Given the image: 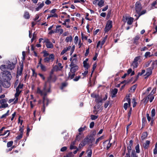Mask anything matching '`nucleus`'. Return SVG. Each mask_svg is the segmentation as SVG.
Here are the masks:
<instances>
[{"mask_svg": "<svg viewBox=\"0 0 157 157\" xmlns=\"http://www.w3.org/2000/svg\"><path fill=\"white\" fill-rule=\"evenodd\" d=\"M57 11V10L56 9H54L52 10H51L50 12L51 14L48 15L47 17V19H48L50 17H58V15L56 13Z\"/></svg>", "mask_w": 157, "mask_h": 157, "instance_id": "obj_6", "label": "nucleus"}, {"mask_svg": "<svg viewBox=\"0 0 157 157\" xmlns=\"http://www.w3.org/2000/svg\"><path fill=\"white\" fill-rule=\"evenodd\" d=\"M107 38V36H106L104 37L103 38V40L101 41H99L97 44V48L100 47V48H102V45L104 44Z\"/></svg>", "mask_w": 157, "mask_h": 157, "instance_id": "obj_8", "label": "nucleus"}, {"mask_svg": "<svg viewBox=\"0 0 157 157\" xmlns=\"http://www.w3.org/2000/svg\"><path fill=\"white\" fill-rule=\"evenodd\" d=\"M43 53L44 54V57L47 56L49 55V54L46 51H44L43 52Z\"/></svg>", "mask_w": 157, "mask_h": 157, "instance_id": "obj_55", "label": "nucleus"}, {"mask_svg": "<svg viewBox=\"0 0 157 157\" xmlns=\"http://www.w3.org/2000/svg\"><path fill=\"white\" fill-rule=\"evenodd\" d=\"M133 19L130 17H128L127 16H123V21L126 22L127 21V23L128 25H131L133 21Z\"/></svg>", "mask_w": 157, "mask_h": 157, "instance_id": "obj_3", "label": "nucleus"}, {"mask_svg": "<svg viewBox=\"0 0 157 157\" xmlns=\"http://www.w3.org/2000/svg\"><path fill=\"white\" fill-rule=\"evenodd\" d=\"M147 136V133L146 132L143 133L142 135L141 138L142 140H144L145 139Z\"/></svg>", "mask_w": 157, "mask_h": 157, "instance_id": "obj_26", "label": "nucleus"}, {"mask_svg": "<svg viewBox=\"0 0 157 157\" xmlns=\"http://www.w3.org/2000/svg\"><path fill=\"white\" fill-rule=\"evenodd\" d=\"M86 128V127L85 126H84L83 127H81V128H80L78 129V130L79 132H82V131H84Z\"/></svg>", "mask_w": 157, "mask_h": 157, "instance_id": "obj_46", "label": "nucleus"}, {"mask_svg": "<svg viewBox=\"0 0 157 157\" xmlns=\"http://www.w3.org/2000/svg\"><path fill=\"white\" fill-rule=\"evenodd\" d=\"M89 141V138L86 137L85 138L81 143L79 144V147H81L87 144Z\"/></svg>", "mask_w": 157, "mask_h": 157, "instance_id": "obj_13", "label": "nucleus"}, {"mask_svg": "<svg viewBox=\"0 0 157 157\" xmlns=\"http://www.w3.org/2000/svg\"><path fill=\"white\" fill-rule=\"evenodd\" d=\"M39 67H40V69L42 71H46V67L43 64H41L40 65Z\"/></svg>", "mask_w": 157, "mask_h": 157, "instance_id": "obj_29", "label": "nucleus"}, {"mask_svg": "<svg viewBox=\"0 0 157 157\" xmlns=\"http://www.w3.org/2000/svg\"><path fill=\"white\" fill-rule=\"evenodd\" d=\"M131 96V94H129L125 98V101L127 102H128V103L129 105H130V97Z\"/></svg>", "mask_w": 157, "mask_h": 157, "instance_id": "obj_19", "label": "nucleus"}, {"mask_svg": "<svg viewBox=\"0 0 157 157\" xmlns=\"http://www.w3.org/2000/svg\"><path fill=\"white\" fill-rule=\"evenodd\" d=\"M71 48V46H68L67 48H64L61 53V54L62 55H63L66 53L67 51L69 50Z\"/></svg>", "mask_w": 157, "mask_h": 157, "instance_id": "obj_21", "label": "nucleus"}, {"mask_svg": "<svg viewBox=\"0 0 157 157\" xmlns=\"http://www.w3.org/2000/svg\"><path fill=\"white\" fill-rule=\"evenodd\" d=\"M6 67L5 65H2L0 67V69L2 71L0 76L1 79L4 82L3 86L5 88H8L10 86L9 81L11 80L12 76L11 73L6 70Z\"/></svg>", "mask_w": 157, "mask_h": 157, "instance_id": "obj_1", "label": "nucleus"}, {"mask_svg": "<svg viewBox=\"0 0 157 157\" xmlns=\"http://www.w3.org/2000/svg\"><path fill=\"white\" fill-rule=\"evenodd\" d=\"M138 65V63L136 62H134L133 61V63L132 64V66L134 68H136L137 67Z\"/></svg>", "mask_w": 157, "mask_h": 157, "instance_id": "obj_39", "label": "nucleus"}, {"mask_svg": "<svg viewBox=\"0 0 157 157\" xmlns=\"http://www.w3.org/2000/svg\"><path fill=\"white\" fill-rule=\"evenodd\" d=\"M118 90L117 89L115 88L111 91V97L114 98Z\"/></svg>", "mask_w": 157, "mask_h": 157, "instance_id": "obj_16", "label": "nucleus"}, {"mask_svg": "<svg viewBox=\"0 0 157 157\" xmlns=\"http://www.w3.org/2000/svg\"><path fill=\"white\" fill-rule=\"evenodd\" d=\"M155 115V109H153L151 111V115L152 117H154Z\"/></svg>", "mask_w": 157, "mask_h": 157, "instance_id": "obj_51", "label": "nucleus"}, {"mask_svg": "<svg viewBox=\"0 0 157 157\" xmlns=\"http://www.w3.org/2000/svg\"><path fill=\"white\" fill-rule=\"evenodd\" d=\"M47 82H45L43 89L41 91L40 89L38 88L37 89V93L40 94L42 96H46L47 93L50 92V87L47 86ZM43 106L44 107L45 105H48V100L47 98L44 96L43 98Z\"/></svg>", "mask_w": 157, "mask_h": 157, "instance_id": "obj_2", "label": "nucleus"}, {"mask_svg": "<svg viewBox=\"0 0 157 157\" xmlns=\"http://www.w3.org/2000/svg\"><path fill=\"white\" fill-rule=\"evenodd\" d=\"M67 85V83H66V82L63 83L62 84V86L61 87V89H63L64 87H66Z\"/></svg>", "mask_w": 157, "mask_h": 157, "instance_id": "obj_53", "label": "nucleus"}, {"mask_svg": "<svg viewBox=\"0 0 157 157\" xmlns=\"http://www.w3.org/2000/svg\"><path fill=\"white\" fill-rule=\"evenodd\" d=\"M54 59V56L53 54L50 55L49 57H46L44 59V62L47 63L50 61H52Z\"/></svg>", "mask_w": 157, "mask_h": 157, "instance_id": "obj_12", "label": "nucleus"}, {"mask_svg": "<svg viewBox=\"0 0 157 157\" xmlns=\"http://www.w3.org/2000/svg\"><path fill=\"white\" fill-rule=\"evenodd\" d=\"M78 67L77 66H75L71 67L70 71L72 73H74L78 69Z\"/></svg>", "mask_w": 157, "mask_h": 157, "instance_id": "obj_17", "label": "nucleus"}, {"mask_svg": "<svg viewBox=\"0 0 157 157\" xmlns=\"http://www.w3.org/2000/svg\"><path fill=\"white\" fill-rule=\"evenodd\" d=\"M72 40V38L71 36L67 37L65 39V41L67 42H71Z\"/></svg>", "mask_w": 157, "mask_h": 157, "instance_id": "obj_28", "label": "nucleus"}, {"mask_svg": "<svg viewBox=\"0 0 157 157\" xmlns=\"http://www.w3.org/2000/svg\"><path fill=\"white\" fill-rule=\"evenodd\" d=\"M44 6V3L43 2L41 3L38 5V6L36 8V11H38L41 9Z\"/></svg>", "mask_w": 157, "mask_h": 157, "instance_id": "obj_18", "label": "nucleus"}, {"mask_svg": "<svg viewBox=\"0 0 157 157\" xmlns=\"http://www.w3.org/2000/svg\"><path fill=\"white\" fill-rule=\"evenodd\" d=\"M131 157H138V156L136 154L134 150H133L131 155Z\"/></svg>", "mask_w": 157, "mask_h": 157, "instance_id": "obj_24", "label": "nucleus"}, {"mask_svg": "<svg viewBox=\"0 0 157 157\" xmlns=\"http://www.w3.org/2000/svg\"><path fill=\"white\" fill-rule=\"evenodd\" d=\"M10 110H8L6 113L4 114H3L2 115V116L1 117V118H2L4 117H6L8 116L9 115V113Z\"/></svg>", "mask_w": 157, "mask_h": 157, "instance_id": "obj_34", "label": "nucleus"}, {"mask_svg": "<svg viewBox=\"0 0 157 157\" xmlns=\"http://www.w3.org/2000/svg\"><path fill=\"white\" fill-rule=\"evenodd\" d=\"M140 37L138 36H136L134 39V43L136 44L137 43V41L139 39Z\"/></svg>", "mask_w": 157, "mask_h": 157, "instance_id": "obj_47", "label": "nucleus"}, {"mask_svg": "<svg viewBox=\"0 0 157 157\" xmlns=\"http://www.w3.org/2000/svg\"><path fill=\"white\" fill-rule=\"evenodd\" d=\"M136 86L135 85H134L132 87L131 89V90L132 91H134L135 90L136 88Z\"/></svg>", "mask_w": 157, "mask_h": 157, "instance_id": "obj_62", "label": "nucleus"}, {"mask_svg": "<svg viewBox=\"0 0 157 157\" xmlns=\"http://www.w3.org/2000/svg\"><path fill=\"white\" fill-rule=\"evenodd\" d=\"M13 143V141H10L8 142L7 143V147H11Z\"/></svg>", "mask_w": 157, "mask_h": 157, "instance_id": "obj_43", "label": "nucleus"}, {"mask_svg": "<svg viewBox=\"0 0 157 157\" xmlns=\"http://www.w3.org/2000/svg\"><path fill=\"white\" fill-rule=\"evenodd\" d=\"M23 134H21L19 135H18L16 137V139H17V140H19L21 138H22V137Z\"/></svg>", "mask_w": 157, "mask_h": 157, "instance_id": "obj_58", "label": "nucleus"}, {"mask_svg": "<svg viewBox=\"0 0 157 157\" xmlns=\"http://www.w3.org/2000/svg\"><path fill=\"white\" fill-rule=\"evenodd\" d=\"M154 68L152 67H151L148 68L147 70V72L145 75V76H146V77H148L150 75H151L152 73V70Z\"/></svg>", "mask_w": 157, "mask_h": 157, "instance_id": "obj_14", "label": "nucleus"}, {"mask_svg": "<svg viewBox=\"0 0 157 157\" xmlns=\"http://www.w3.org/2000/svg\"><path fill=\"white\" fill-rule=\"evenodd\" d=\"M91 96L93 98H96L98 97V96L96 95L94 93L92 94H91Z\"/></svg>", "mask_w": 157, "mask_h": 157, "instance_id": "obj_63", "label": "nucleus"}, {"mask_svg": "<svg viewBox=\"0 0 157 157\" xmlns=\"http://www.w3.org/2000/svg\"><path fill=\"white\" fill-rule=\"evenodd\" d=\"M103 138V136H102L101 137L98 138L96 141L95 143L96 144H97L99 141L102 140Z\"/></svg>", "mask_w": 157, "mask_h": 157, "instance_id": "obj_45", "label": "nucleus"}, {"mask_svg": "<svg viewBox=\"0 0 157 157\" xmlns=\"http://www.w3.org/2000/svg\"><path fill=\"white\" fill-rule=\"evenodd\" d=\"M45 3L46 4L48 5L50 4L51 3V2L49 0H46L45 2Z\"/></svg>", "mask_w": 157, "mask_h": 157, "instance_id": "obj_64", "label": "nucleus"}, {"mask_svg": "<svg viewBox=\"0 0 157 157\" xmlns=\"http://www.w3.org/2000/svg\"><path fill=\"white\" fill-rule=\"evenodd\" d=\"M151 65V66L153 67L154 68L155 66H157V60L153 61Z\"/></svg>", "mask_w": 157, "mask_h": 157, "instance_id": "obj_36", "label": "nucleus"}, {"mask_svg": "<svg viewBox=\"0 0 157 157\" xmlns=\"http://www.w3.org/2000/svg\"><path fill=\"white\" fill-rule=\"evenodd\" d=\"M152 62V60H150L148 61L146 63L144 64V67H147L149 66L150 64H151V62Z\"/></svg>", "mask_w": 157, "mask_h": 157, "instance_id": "obj_37", "label": "nucleus"}, {"mask_svg": "<svg viewBox=\"0 0 157 157\" xmlns=\"http://www.w3.org/2000/svg\"><path fill=\"white\" fill-rule=\"evenodd\" d=\"M38 75L43 80H44L45 79V77L43 74L41 73H39Z\"/></svg>", "mask_w": 157, "mask_h": 157, "instance_id": "obj_54", "label": "nucleus"}, {"mask_svg": "<svg viewBox=\"0 0 157 157\" xmlns=\"http://www.w3.org/2000/svg\"><path fill=\"white\" fill-rule=\"evenodd\" d=\"M156 91V88H154L151 92L150 94L148 96V98H149V97L150 96H151V95H152L153 94H154V93H155Z\"/></svg>", "mask_w": 157, "mask_h": 157, "instance_id": "obj_35", "label": "nucleus"}, {"mask_svg": "<svg viewBox=\"0 0 157 157\" xmlns=\"http://www.w3.org/2000/svg\"><path fill=\"white\" fill-rule=\"evenodd\" d=\"M4 65L6 67V69H9L10 70L13 69L15 67V64L9 61H7L6 63V64Z\"/></svg>", "mask_w": 157, "mask_h": 157, "instance_id": "obj_4", "label": "nucleus"}, {"mask_svg": "<svg viewBox=\"0 0 157 157\" xmlns=\"http://www.w3.org/2000/svg\"><path fill=\"white\" fill-rule=\"evenodd\" d=\"M43 43H46V47L48 48H52L53 47L52 43L47 38L44 39V41H43Z\"/></svg>", "mask_w": 157, "mask_h": 157, "instance_id": "obj_9", "label": "nucleus"}, {"mask_svg": "<svg viewBox=\"0 0 157 157\" xmlns=\"http://www.w3.org/2000/svg\"><path fill=\"white\" fill-rule=\"evenodd\" d=\"M69 77L71 79H72L73 78V77L75 76V74L74 73H72V74L71 75V73H69Z\"/></svg>", "mask_w": 157, "mask_h": 157, "instance_id": "obj_59", "label": "nucleus"}, {"mask_svg": "<svg viewBox=\"0 0 157 157\" xmlns=\"http://www.w3.org/2000/svg\"><path fill=\"white\" fill-rule=\"evenodd\" d=\"M54 70L55 71H58V70H60V69H59V67L57 66H55L53 68Z\"/></svg>", "mask_w": 157, "mask_h": 157, "instance_id": "obj_61", "label": "nucleus"}, {"mask_svg": "<svg viewBox=\"0 0 157 157\" xmlns=\"http://www.w3.org/2000/svg\"><path fill=\"white\" fill-rule=\"evenodd\" d=\"M145 70H142L141 73H139L138 74V75L137 76V78H138L139 75H141L144 73H145Z\"/></svg>", "mask_w": 157, "mask_h": 157, "instance_id": "obj_48", "label": "nucleus"}, {"mask_svg": "<svg viewBox=\"0 0 157 157\" xmlns=\"http://www.w3.org/2000/svg\"><path fill=\"white\" fill-rule=\"evenodd\" d=\"M141 9V5L139 1L136 2L135 4V10L137 13H139Z\"/></svg>", "mask_w": 157, "mask_h": 157, "instance_id": "obj_11", "label": "nucleus"}, {"mask_svg": "<svg viewBox=\"0 0 157 157\" xmlns=\"http://www.w3.org/2000/svg\"><path fill=\"white\" fill-rule=\"evenodd\" d=\"M76 59H73V61L71 62V64L70 65V67H73L74 66V61L76 62Z\"/></svg>", "mask_w": 157, "mask_h": 157, "instance_id": "obj_52", "label": "nucleus"}, {"mask_svg": "<svg viewBox=\"0 0 157 157\" xmlns=\"http://www.w3.org/2000/svg\"><path fill=\"white\" fill-rule=\"evenodd\" d=\"M132 102L133 103V107H134L136 106V102L135 98H133Z\"/></svg>", "mask_w": 157, "mask_h": 157, "instance_id": "obj_49", "label": "nucleus"}, {"mask_svg": "<svg viewBox=\"0 0 157 157\" xmlns=\"http://www.w3.org/2000/svg\"><path fill=\"white\" fill-rule=\"evenodd\" d=\"M140 59V56H137L134 59L133 62H136V63H138L137 61H138Z\"/></svg>", "mask_w": 157, "mask_h": 157, "instance_id": "obj_56", "label": "nucleus"}, {"mask_svg": "<svg viewBox=\"0 0 157 157\" xmlns=\"http://www.w3.org/2000/svg\"><path fill=\"white\" fill-rule=\"evenodd\" d=\"M78 37L77 36H76L74 38V42L75 44H77L79 42Z\"/></svg>", "mask_w": 157, "mask_h": 157, "instance_id": "obj_33", "label": "nucleus"}, {"mask_svg": "<svg viewBox=\"0 0 157 157\" xmlns=\"http://www.w3.org/2000/svg\"><path fill=\"white\" fill-rule=\"evenodd\" d=\"M104 1L103 0H101L99 1L97 4L99 6L101 7L104 5Z\"/></svg>", "mask_w": 157, "mask_h": 157, "instance_id": "obj_27", "label": "nucleus"}, {"mask_svg": "<svg viewBox=\"0 0 157 157\" xmlns=\"http://www.w3.org/2000/svg\"><path fill=\"white\" fill-rule=\"evenodd\" d=\"M75 142L76 141L75 140L72 142L71 143L70 146V149H71L72 150L73 149H75L77 148V147L74 146V145L75 143Z\"/></svg>", "mask_w": 157, "mask_h": 157, "instance_id": "obj_20", "label": "nucleus"}, {"mask_svg": "<svg viewBox=\"0 0 157 157\" xmlns=\"http://www.w3.org/2000/svg\"><path fill=\"white\" fill-rule=\"evenodd\" d=\"M24 17L25 18L29 19L30 17L29 13L27 12H25L24 14Z\"/></svg>", "mask_w": 157, "mask_h": 157, "instance_id": "obj_31", "label": "nucleus"}, {"mask_svg": "<svg viewBox=\"0 0 157 157\" xmlns=\"http://www.w3.org/2000/svg\"><path fill=\"white\" fill-rule=\"evenodd\" d=\"M23 85L22 84L20 83L17 87V90L18 89H21L23 87Z\"/></svg>", "mask_w": 157, "mask_h": 157, "instance_id": "obj_60", "label": "nucleus"}, {"mask_svg": "<svg viewBox=\"0 0 157 157\" xmlns=\"http://www.w3.org/2000/svg\"><path fill=\"white\" fill-rule=\"evenodd\" d=\"M92 120H94L96 119L98 117L94 115H92L90 116Z\"/></svg>", "mask_w": 157, "mask_h": 157, "instance_id": "obj_50", "label": "nucleus"}, {"mask_svg": "<svg viewBox=\"0 0 157 157\" xmlns=\"http://www.w3.org/2000/svg\"><path fill=\"white\" fill-rule=\"evenodd\" d=\"M87 157H91L92 155V151L91 150H89L87 151Z\"/></svg>", "mask_w": 157, "mask_h": 157, "instance_id": "obj_42", "label": "nucleus"}, {"mask_svg": "<svg viewBox=\"0 0 157 157\" xmlns=\"http://www.w3.org/2000/svg\"><path fill=\"white\" fill-rule=\"evenodd\" d=\"M61 26L57 25L56 26V29L55 30L56 33H59L60 34H62L63 32V30L60 28Z\"/></svg>", "mask_w": 157, "mask_h": 157, "instance_id": "obj_15", "label": "nucleus"}, {"mask_svg": "<svg viewBox=\"0 0 157 157\" xmlns=\"http://www.w3.org/2000/svg\"><path fill=\"white\" fill-rule=\"evenodd\" d=\"M84 2L85 1L84 0H75L74 1V2L75 3L79 2L83 4Z\"/></svg>", "mask_w": 157, "mask_h": 157, "instance_id": "obj_44", "label": "nucleus"}, {"mask_svg": "<svg viewBox=\"0 0 157 157\" xmlns=\"http://www.w3.org/2000/svg\"><path fill=\"white\" fill-rule=\"evenodd\" d=\"M112 21L109 20L106 23V25L105 29V32L109 31L112 27Z\"/></svg>", "mask_w": 157, "mask_h": 157, "instance_id": "obj_5", "label": "nucleus"}, {"mask_svg": "<svg viewBox=\"0 0 157 157\" xmlns=\"http://www.w3.org/2000/svg\"><path fill=\"white\" fill-rule=\"evenodd\" d=\"M131 73V75L132 76L134 75L135 74L134 71H132L131 69H129L127 71V74L129 75Z\"/></svg>", "mask_w": 157, "mask_h": 157, "instance_id": "obj_30", "label": "nucleus"}, {"mask_svg": "<svg viewBox=\"0 0 157 157\" xmlns=\"http://www.w3.org/2000/svg\"><path fill=\"white\" fill-rule=\"evenodd\" d=\"M150 141L149 140L146 141L145 143L143 144L144 147L145 148H147L149 146Z\"/></svg>", "mask_w": 157, "mask_h": 157, "instance_id": "obj_22", "label": "nucleus"}, {"mask_svg": "<svg viewBox=\"0 0 157 157\" xmlns=\"http://www.w3.org/2000/svg\"><path fill=\"white\" fill-rule=\"evenodd\" d=\"M153 153L155 155L157 154V142L155 145V148L153 150Z\"/></svg>", "mask_w": 157, "mask_h": 157, "instance_id": "obj_38", "label": "nucleus"}, {"mask_svg": "<svg viewBox=\"0 0 157 157\" xmlns=\"http://www.w3.org/2000/svg\"><path fill=\"white\" fill-rule=\"evenodd\" d=\"M83 66L86 68V70L88 69L90 67L89 64L86 62V61H84L83 62Z\"/></svg>", "mask_w": 157, "mask_h": 157, "instance_id": "obj_23", "label": "nucleus"}, {"mask_svg": "<svg viewBox=\"0 0 157 157\" xmlns=\"http://www.w3.org/2000/svg\"><path fill=\"white\" fill-rule=\"evenodd\" d=\"M130 106H131V105L130 106H129L128 103V102H127L125 103L124 104V109L125 110H126L127 109V108L128 107H130Z\"/></svg>", "mask_w": 157, "mask_h": 157, "instance_id": "obj_41", "label": "nucleus"}, {"mask_svg": "<svg viewBox=\"0 0 157 157\" xmlns=\"http://www.w3.org/2000/svg\"><path fill=\"white\" fill-rule=\"evenodd\" d=\"M23 68V65L22 64L20 65V67H18L17 71L16 78H18L19 76L21 75Z\"/></svg>", "mask_w": 157, "mask_h": 157, "instance_id": "obj_7", "label": "nucleus"}, {"mask_svg": "<svg viewBox=\"0 0 157 157\" xmlns=\"http://www.w3.org/2000/svg\"><path fill=\"white\" fill-rule=\"evenodd\" d=\"M135 149L136 153H139L140 152L139 145L138 144L135 147Z\"/></svg>", "mask_w": 157, "mask_h": 157, "instance_id": "obj_32", "label": "nucleus"}, {"mask_svg": "<svg viewBox=\"0 0 157 157\" xmlns=\"http://www.w3.org/2000/svg\"><path fill=\"white\" fill-rule=\"evenodd\" d=\"M73 156L74 155L72 152L69 153L66 156V157H73Z\"/></svg>", "mask_w": 157, "mask_h": 157, "instance_id": "obj_57", "label": "nucleus"}, {"mask_svg": "<svg viewBox=\"0 0 157 157\" xmlns=\"http://www.w3.org/2000/svg\"><path fill=\"white\" fill-rule=\"evenodd\" d=\"M21 89H18L17 90V88L16 89V94H15V97L16 98H17V97L19 94H20L21 91V90H20Z\"/></svg>", "mask_w": 157, "mask_h": 157, "instance_id": "obj_25", "label": "nucleus"}, {"mask_svg": "<svg viewBox=\"0 0 157 157\" xmlns=\"http://www.w3.org/2000/svg\"><path fill=\"white\" fill-rule=\"evenodd\" d=\"M151 53L149 52H146L144 55V56L146 58H147L148 57H150L152 56V55H151Z\"/></svg>", "mask_w": 157, "mask_h": 157, "instance_id": "obj_40", "label": "nucleus"}, {"mask_svg": "<svg viewBox=\"0 0 157 157\" xmlns=\"http://www.w3.org/2000/svg\"><path fill=\"white\" fill-rule=\"evenodd\" d=\"M6 100L5 99H2L0 100L1 106H0V108H5L8 107V104L6 103Z\"/></svg>", "mask_w": 157, "mask_h": 157, "instance_id": "obj_10", "label": "nucleus"}]
</instances>
